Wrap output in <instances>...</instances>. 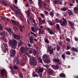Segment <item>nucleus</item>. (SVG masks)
<instances>
[{
  "label": "nucleus",
  "mask_w": 78,
  "mask_h": 78,
  "mask_svg": "<svg viewBox=\"0 0 78 78\" xmlns=\"http://www.w3.org/2000/svg\"><path fill=\"white\" fill-rule=\"evenodd\" d=\"M57 22H59L62 27L66 26L67 24V20L64 18H62V19L59 20L58 18H56L55 19Z\"/></svg>",
  "instance_id": "f257e3e1"
},
{
  "label": "nucleus",
  "mask_w": 78,
  "mask_h": 78,
  "mask_svg": "<svg viewBox=\"0 0 78 78\" xmlns=\"http://www.w3.org/2000/svg\"><path fill=\"white\" fill-rule=\"evenodd\" d=\"M9 44L11 46L12 48L13 49H16L17 45V42L16 40H9Z\"/></svg>",
  "instance_id": "f03ea898"
},
{
  "label": "nucleus",
  "mask_w": 78,
  "mask_h": 78,
  "mask_svg": "<svg viewBox=\"0 0 78 78\" xmlns=\"http://www.w3.org/2000/svg\"><path fill=\"white\" fill-rule=\"evenodd\" d=\"M30 64L32 66H36L37 64V59L34 57H32L30 59Z\"/></svg>",
  "instance_id": "7ed1b4c3"
},
{
  "label": "nucleus",
  "mask_w": 78,
  "mask_h": 78,
  "mask_svg": "<svg viewBox=\"0 0 78 78\" xmlns=\"http://www.w3.org/2000/svg\"><path fill=\"white\" fill-rule=\"evenodd\" d=\"M43 59L44 62L46 64H48L51 61L49 56L47 55H44L43 56Z\"/></svg>",
  "instance_id": "20e7f679"
},
{
  "label": "nucleus",
  "mask_w": 78,
  "mask_h": 78,
  "mask_svg": "<svg viewBox=\"0 0 78 78\" xmlns=\"http://www.w3.org/2000/svg\"><path fill=\"white\" fill-rule=\"evenodd\" d=\"M10 8L12 11H14V12H15V14L17 16V15H19V14H20V15L21 16H22V13H21L20 11L18 10H14V9H13V7L11 6L10 7Z\"/></svg>",
  "instance_id": "39448f33"
},
{
  "label": "nucleus",
  "mask_w": 78,
  "mask_h": 78,
  "mask_svg": "<svg viewBox=\"0 0 78 78\" xmlns=\"http://www.w3.org/2000/svg\"><path fill=\"white\" fill-rule=\"evenodd\" d=\"M1 76H5L6 77L7 76V71H5V69H1Z\"/></svg>",
  "instance_id": "423d86ee"
},
{
  "label": "nucleus",
  "mask_w": 78,
  "mask_h": 78,
  "mask_svg": "<svg viewBox=\"0 0 78 78\" xmlns=\"http://www.w3.org/2000/svg\"><path fill=\"white\" fill-rule=\"evenodd\" d=\"M12 36H13L14 38L15 39H16V40H18L20 41V35H17L15 33H12Z\"/></svg>",
  "instance_id": "0eeeda50"
},
{
  "label": "nucleus",
  "mask_w": 78,
  "mask_h": 78,
  "mask_svg": "<svg viewBox=\"0 0 78 78\" xmlns=\"http://www.w3.org/2000/svg\"><path fill=\"white\" fill-rule=\"evenodd\" d=\"M11 22H12V23L13 25H15V26H17V27L19 26V24L20 23L19 22L13 20H11Z\"/></svg>",
  "instance_id": "6e6552de"
},
{
  "label": "nucleus",
  "mask_w": 78,
  "mask_h": 78,
  "mask_svg": "<svg viewBox=\"0 0 78 78\" xmlns=\"http://www.w3.org/2000/svg\"><path fill=\"white\" fill-rule=\"evenodd\" d=\"M7 0H2L1 1V5L2 6H7L8 4L6 1Z\"/></svg>",
  "instance_id": "1a4fd4ad"
},
{
  "label": "nucleus",
  "mask_w": 78,
  "mask_h": 78,
  "mask_svg": "<svg viewBox=\"0 0 78 78\" xmlns=\"http://www.w3.org/2000/svg\"><path fill=\"white\" fill-rule=\"evenodd\" d=\"M10 53L11 54L10 56L11 57L14 58V56L16 55V50L12 49L10 51Z\"/></svg>",
  "instance_id": "9d476101"
},
{
  "label": "nucleus",
  "mask_w": 78,
  "mask_h": 78,
  "mask_svg": "<svg viewBox=\"0 0 78 78\" xmlns=\"http://www.w3.org/2000/svg\"><path fill=\"white\" fill-rule=\"evenodd\" d=\"M0 35L2 37V39H4L5 37V36L7 35V33L5 31H3L2 32L0 33Z\"/></svg>",
  "instance_id": "9b49d317"
},
{
  "label": "nucleus",
  "mask_w": 78,
  "mask_h": 78,
  "mask_svg": "<svg viewBox=\"0 0 78 78\" xmlns=\"http://www.w3.org/2000/svg\"><path fill=\"white\" fill-rule=\"evenodd\" d=\"M48 73L49 75H53L54 73V71L52 69L49 68L48 69Z\"/></svg>",
  "instance_id": "f8f14e48"
},
{
  "label": "nucleus",
  "mask_w": 78,
  "mask_h": 78,
  "mask_svg": "<svg viewBox=\"0 0 78 78\" xmlns=\"http://www.w3.org/2000/svg\"><path fill=\"white\" fill-rule=\"evenodd\" d=\"M47 31L50 34H53V32L52 30L50 29V28H47Z\"/></svg>",
  "instance_id": "ddd939ff"
},
{
  "label": "nucleus",
  "mask_w": 78,
  "mask_h": 78,
  "mask_svg": "<svg viewBox=\"0 0 78 78\" xmlns=\"http://www.w3.org/2000/svg\"><path fill=\"white\" fill-rule=\"evenodd\" d=\"M44 68H41V67H40L38 71V73H42L44 72Z\"/></svg>",
  "instance_id": "4468645a"
},
{
  "label": "nucleus",
  "mask_w": 78,
  "mask_h": 78,
  "mask_svg": "<svg viewBox=\"0 0 78 78\" xmlns=\"http://www.w3.org/2000/svg\"><path fill=\"white\" fill-rule=\"evenodd\" d=\"M18 27H19L20 28V30L21 31V32H22L23 31V28H24L25 27H24V25H23V26H21L20 25V24H19V25H18Z\"/></svg>",
  "instance_id": "2eb2a0df"
},
{
  "label": "nucleus",
  "mask_w": 78,
  "mask_h": 78,
  "mask_svg": "<svg viewBox=\"0 0 78 78\" xmlns=\"http://www.w3.org/2000/svg\"><path fill=\"white\" fill-rule=\"evenodd\" d=\"M70 50H71L72 51H73L74 52H78V49L74 47L70 49Z\"/></svg>",
  "instance_id": "dca6fc26"
},
{
  "label": "nucleus",
  "mask_w": 78,
  "mask_h": 78,
  "mask_svg": "<svg viewBox=\"0 0 78 78\" xmlns=\"http://www.w3.org/2000/svg\"><path fill=\"white\" fill-rule=\"evenodd\" d=\"M69 23V25H70V27H71V28H72L73 29L74 28V27H73V26H74V24H73V23H72V22L70 21H68Z\"/></svg>",
  "instance_id": "f3484780"
},
{
  "label": "nucleus",
  "mask_w": 78,
  "mask_h": 78,
  "mask_svg": "<svg viewBox=\"0 0 78 78\" xmlns=\"http://www.w3.org/2000/svg\"><path fill=\"white\" fill-rule=\"evenodd\" d=\"M59 76L60 78H66V75L64 73H61L59 75Z\"/></svg>",
  "instance_id": "a211bd4d"
},
{
  "label": "nucleus",
  "mask_w": 78,
  "mask_h": 78,
  "mask_svg": "<svg viewBox=\"0 0 78 78\" xmlns=\"http://www.w3.org/2000/svg\"><path fill=\"white\" fill-rule=\"evenodd\" d=\"M26 14H27V16H28V17H30V14H31L30 13V10L28 9L27 10L26 12Z\"/></svg>",
  "instance_id": "6ab92c4d"
},
{
  "label": "nucleus",
  "mask_w": 78,
  "mask_h": 78,
  "mask_svg": "<svg viewBox=\"0 0 78 78\" xmlns=\"http://www.w3.org/2000/svg\"><path fill=\"white\" fill-rule=\"evenodd\" d=\"M74 12L75 14H78V9L77 7H75L73 9Z\"/></svg>",
  "instance_id": "aec40b11"
},
{
  "label": "nucleus",
  "mask_w": 78,
  "mask_h": 78,
  "mask_svg": "<svg viewBox=\"0 0 78 78\" xmlns=\"http://www.w3.org/2000/svg\"><path fill=\"white\" fill-rule=\"evenodd\" d=\"M19 41V42H18V47H21V46L22 45L23 42L22 41H21L20 40Z\"/></svg>",
  "instance_id": "412c9836"
},
{
  "label": "nucleus",
  "mask_w": 78,
  "mask_h": 78,
  "mask_svg": "<svg viewBox=\"0 0 78 78\" xmlns=\"http://www.w3.org/2000/svg\"><path fill=\"white\" fill-rule=\"evenodd\" d=\"M38 20L39 22L41 24V25H42V18L41 17H38Z\"/></svg>",
  "instance_id": "4be33fe9"
},
{
  "label": "nucleus",
  "mask_w": 78,
  "mask_h": 78,
  "mask_svg": "<svg viewBox=\"0 0 78 78\" xmlns=\"http://www.w3.org/2000/svg\"><path fill=\"white\" fill-rule=\"evenodd\" d=\"M6 29L7 30L9 33H11L12 35V33H13L12 32V30L10 28H7Z\"/></svg>",
  "instance_id": "5701e85b"
},
{
  "label": "nucleus",
  "mask_w": 78,
  "mask_h": 78,
  "mask_svg": "<svg viewBox=\"0 0 78 78\" xmlns=\"http://www.w3.org/2000/svg\"><path fill=\"white\" fill-rule=\"evenodd\" d=\"M53 61L55 62H59L60 60L59 59L53 58Z\"/></svg>",
  "instance_id": "b1692460"
},
{
  "label": "nucleus",
  "mask_w": 78,
  "mask_h": 78,
  "mask_svg": "<svg viewBox=\"0 0 78 78\" xmlns=\"http://www.w3.org/2000/svg\"><path fill=\"white\" fill-rule=\"evenodd\" d=\"M2 44L4 47H5V50H8V47L7 45H6V44L4 42H3Z\"/></svg>",
  "instance_id": "393cba45"
},
{
  "label": "nucleus",
  "mask_w": 78,
  "mask_h": 78,
  "mask_svg": "<svg viewBox=\"0 0 78 78\" xmlns=\"http://www.w3.org/2000/svg\"><path fill=\"white\" fill-rule=\"evenodd\" d=\"M68 13L69 14V16H72L73 14L72 13V12L70 9H69L68 11Z\"/></svg>",
  "instance_id": "a878e982"
},
{
  "label": "nucleus",
  "mask_w": 78,
  "mask_h": 78,
  "mask_svg": "<svg viewBox=\"0 0 78 78\" xmlns=\"http://www.w3.org/2000/svg\"><path fill=\"white\" fill-rule=\"evenodd\" d=\"M32 76L33 77H38V75L37 74H36V73H35L34 71H33L32 73Z\"/></svg>",
  "instance_id": "bb28decb"
},
{
  "label": "nucleus",
  "mask_w": 78,
  "mask_h": 78,
  "mask_svg": "<svg viewBox=\"0 0 78 78\" xmlns=\"http://www.w3.org/2000/svg\"><path fill=\"white\" fill-rule=\"evenodd\" d=\"M56 28L58 31H61V30H60V27H59V25L58 24H57L56 25Z\"/></svg>",
  "instance_id": "cd10ccee"
},
{
  "label": "nucleus",
  "mask_w": 78,
  "mask_h": 78,
  "mask_svg": "<svg viewBox=\"0 0 78 78\" xmlns=\"http://www.w3.org/2000/svg\"><path fill=\"white\" fill-rule=\"evenodd\" d=\"M47 21L50 25H51V26H53V23L52 21L49 20H47Z\"/></svg>",
  "instance_id": "c85d7f7f"
},
{
  "label": "nucleus",
  "mask_w": 78,
  "mask_h": 78,
  "mask_svg": "<svg viewBox=\"0 0 78 78\" xmlns=\"http://www.w3.org/2000/svg\"><path fill=\"white\" fill-rule=\"evenodd\" d=\"M49 51V53L50 55H51L52 53H53V48H52V49H51L50 51Z\"/></svg>",
  "instance_id": "c756f323"
},
{
  "label": "nucleus",
  "mask_w": 78,
  "mask_h": 78,
  "mask_svg": "<svg viewBox=\"0 0 78 78\" xmlns=\"http://www.w3.org/2000/svg\"><path fill=\"white\" fill-rule=\"evenodd\" d=\"M25 51V48L23 47H22L21 48V52L22 53H23V51Z\"/></svg>",
  "instance_id": "7c9ffc66"
},
{
  "label": "nucleus",
  "mask_w": 78,
  "mask_h": 78,
  "mask_svg": "<svg viewBox=\"0 0 78 78\" xmlns=\"http://www.w3.org/2000/svg\"><path fill=\"white\" fill-rule=\"evenodd\" d=\"M56 50L57 51H59V50H61V48L58 45L57 46Z\"/></svg>",
  "instance_id": "2f4dec72"
},
{
  "label": "nucleus",
  "mask_w": 78,
  "mask_h": 78,
  "mask_svg": "<svg viewBox=\"0 0 78 78\" xmlns=\"http://www.w3.org/2000/svg\"><path fill=\"white\" fill-rule=\"evenodd\" d=\"M56 70H58L59 69V66L58 64H56L55 66Z\"/></svg>",
  "instance_id": "473e14b6"
},
{
  "label": "nucleus",
  "mask_w": 78,
  "mask_h": 78,
  "mask_svg": "<svg viewBox=\"0 0 78 78\" xmlns=\"http://www.w3.org/2000/svg\"><path fill=\"white\" fill-rule=\"evenodd\" d=\"M29 40H30V44H33V39H32V37H30Z\"/></svg>",
  "instance_id": "72a5a7b5"
},
{
  "label": "nucleus",
  "mask_w": 78,
  "mask_h": 78,
  "mask_svg": "<svg viewBox=\"0 0 78 78\" xmlns=\"http://www.w3.org/2000/svg\"><path fill=\"white\" fill-rule=\"evenodd\" d=\"M31 30L32 31L34 32V33H35V32H36V30H35V28H34V27H31Z\"/></svg>",
  "instance_id": "f704fd0d"
},
{
  "label": "nucleus",
  "mask_w": 78,
  "mask_h": 78,
  "mask_svg": "<svg viewBox=\"0 0 78 78\" xmlns=\"http://www.w3.org/2000/svg\"><path fill=\"white\" fill-rule=\"evenodd\" d=\"M44 42L46 43V44H49L50 43V41H49L48 40H47L45 38L44 39Z\"/></svg>",
  "instance_id": "c9c22d12"
},
{
  "label": "nucleus",
  "mask_w": 78,
  "mask_h": 78,
  "mask_svg": "<svg viewBox=\"0 0 78 78\" xmlns=\"http://www.w3.org/2000/svg\"><path fill=\"white\" fill-rule=\"evenodd\" d=\"M14 30L16 31H18V27H16L15 26H14L13 27Z\"/></svg>",
  "instance_id": "e433bc0d"
},
{
  "label": "nucleus",
  "mask_w": 78,
  "mask_h": 78,
  "mask_svg": "<svg viewBox=\"0 0 78 78\" xmlns=\"http://www.w3.org/2000/svg\"><path fill=\"white\" fill-rule=\"evenodd\" d=\"M20 16H20L18 15V17H19V18L21 20H22V22H23V19L21 17H22V16H21V15H20Z\"/></svg>",
  "instance_id": "4c0bfd02"
},
{
  "label": "nucleus",
  "mask_w": 78,
  "mask_h": 78,
  "mask_svg": "<svg viewBox=\"0 0 78 78\" xmlns=\"http://www.w3.org/2000/svg\"><path fill=\"white\" fill-rule=\"evenodd\" d=\"M30 33L31 34L33 35V36H35V37H37V36L35 34H34V33L33 32L31 31H30Z\"/></svg>",
  "instance_id": "58836bf2"
},
{
  "label": "nucleus",
  "mask_w": 78,
  "mask_h": 78,
  "mask_svg": "<svg viewBox=\"0 0 78 78\" xmlns=\"http://www.w3.org/2000/svg\"><path fill=\"white\" fill-rule=\"evenodd\" d=\"M0 30L2 31L3 30V26H2L1 24H0Z\"/></svg>",
  "instance_id": "ea45409f"
},
{
  "label": "nucleus",
  "mask_w": 78,
  "mask_h": 78,
  "mask_svg": "<svg viewBox=\"0 0 78 78\" xmlns=\"http://www.w3.org/2000/svg\"><path fill=\"white\" fill-rule=\"evenodd\" d=\"M58 4L60 5H62V1H61L59 0H58Z\"/></svg>",
  "instance_id": "a19ab883"
},
{
  "label": "nucleus",
  "mask_w": 78,
  "mask_h": 78,
  "mask_svg": "<svg viewBox=\"0 0 78 78\" xmlns=\"http://www.w3.org/2000/svg\"><path fill=\"white\" fill-rule=\"evenodd\" d=\"M51 46L49 45L48 46V51H50L51 50Z\"/></svg>",
  "instance_id": "79ce46f5"
},
{
  "label": "nucleus",
  "mask_w": 78,
  "mask_h": 78,
  "mask_svg": "<svg viewBox=\"0 0 78 78\" xmlns=\"http://www.w3.org/2000/svg\"><path fill=\"white\" fill-rule=\"evenodd\" d=\"M40 78H42V74L41 73H38Z\"/></svg>",
  "instance_id": "37998d69"
},
{
  "label": "nucleus",
  "mask_w": 78,
  "mask_h": 78,
  "mask_svg": "<svg viewBox=\"0 0 78 78\" xmlns=\"http://www.w3.org/2000/svg\"><path fill=\"white\" fill-rule=\"evenodd\" d=\"M38 59L39 60L41 63H43V62H42V59L41 58H39Z\"/></svg>",
  "instance_id": "c03bdc74"
},
{
  "label": "nucleus",
  "mask_w": 78,
  "mask_h": 78,
  "mask_svg": "<svg viewBox=\"0 0 78 78\" xmlns=\"http://www.w3.org/2000/svg\"><path fill=\"white\" fill-rule=\"evenodd\" d=\"M66 54H67L68 55H70L71 53H70V52L69 51H68L66 52Z\"/></svg>",
  "instance_id": "a18cd8bd"
},
{
  "label": "nucleus",
  "mask_w": 78,
  "mask_h": 78,
  "mask_svg": "<svg viewBox=\"0 0 78 78\" xmlns=\"http://www.w3.org/2000/svg\"><path fill=\"white\" fill-rule=\"evenodd\" d=\"M19 76L20 78H23V74L20 73L19 74Z\"/></svg>",
  "instance_id": "49530a36"
},
{
  "label": "nucleus",
  "mask_w": 78,
  "mask_h": 78,
  "mask_svg": "<svg viewBox=\"0 0 78 78\" xmlns=\"http://www.w3.org/2000/svg\"><path fill=\"white\" fill-rule=\"evenodd\" d=\"M13 67L15 70H18L19 69L16 66H13Z\"/></svg>",
  "instance_id": "de8ad7c7"
},
{
  "label": "nucleus",
  "mask_w": 78,
  "mask_h": 78,
  "mask_svg": "<svg viewBox=\"0 0 78 78\" xmlns=\"http://www.w3.org/2000/svg\"><path fill=\"white\" fill-rule=\"evenodd\" d=\"M44 30L40 31V32H39V34H42L44 33Z\"/></svg>",
  "instance_id": "09e8293b"
},
{
  "label": "nucleus",
  "mask_w": 78,
  "mask_h": 78,
  "mask_svg": "<svg viewBox=\"0 0 78 78\" xmlns=\"http://www.w3.org/2000/svg\"><path fill=\"white\" fill-rule=\"evenodd\" d=\"M62 58L63 59H65L66 57H65V55L64 54H62Z\"/></svg>",
  "instance_id": "8fccbe9b"
},
{
  "label": "nucleus",
  "mask_w": 78,
  "mask_h": 78,
  "mask_svg": "<svg viewBox=\"0 0 78 78\" xmlns=\"http://www.w3.org/2000/svg\"><path fill=\"white\" fill-rule=\"evenodd\" d=\"M58 44L60 46H61L62 45V42L59 41L58 42Z\"/></svg>",
  "instance_id": "3c124183"
},
{
  "label": "nucleus",
  "mask_w": 78,
  "mask_h": 78,
  "mask_svg": "<svg viewBox=\"0 0 78 78\" xmlns=\"http://www.w3.org/2000/svg\"><path fill=\"white\" fill-rule=\"evenodd\" d=\"M55 65H51V67H52V69H55Z\"/></svg>",
  "instance_id": "603ef678"
},
{
  "label": "nucleus",
  "mask_w": 78,
  "mask_h": 78,
  "mask_svg": "<svg viewBox=\"0 0 78 78\" xmlns=\"http://www.w3.org/2000/svg\"><path fill=\"white\" fill-rule=\"evenodd\" d=\"M67 47V48H66V49L67 50H69L70 49V46H69V45H67L66 46Z\"/></svg>",
  "instance_id": "864d4df0"
},
{
  "label": "nucleus",
  "mask_w": 78,
  "mask_h": 78,
  "mask_svg": "<svg viewBox=\"0 0 78 78\" xmlns=\"http://www.w3.org/2000/svg\"><path fill=\"white\" fill-rule=\"evenodd\" d=\"M33 52V53L36 54V49H34H34H33V50H32Z\"/></svg>",
  "instance_id": "5fc2aeb1"
},
{
  "label": "nucleus",
  "mask_w": 78,
  "mask_h": 78,
  "mask_svg": "<svg viewBox=\"0 0 78 78\" xmlns=\"http://www.w3.org/2000/svg\"><path fill=\"white\" fill-rule=\"evenodd\" d=\"M13 6L15 9H18V8L15 5L13 4Z\"/></svg>",
  "instance_id": "6e6d98bb"
},
{
  "label": "nucleus",
  "mask_w": 78,
  "mask_h": 78,
  "mask_svg": "<svg viewBox=\"0 0 78 78\" xmlns=\"http://www.w3.org/2000/svg\"><path fill=\"white\" fill-rule=\"evenodd\" d=\"M12 73H13V74H15V73H16V72H15V71H14V70L13 69H12Z\"/></svg>",
  "instance_id": "4d7b16f0"
},
{
  "label": "nucleus",
  "mask_w": 78,
  "mask_h": 78,
  "mask_svg": "<svg viewBox=\"0 0 78 78\" xmlns=\"http://www.w3.org/2000/svg\"><path fill=\"white\" fill-rule=\"evenodd\" d=\"M40 16L42 17H45L44 15L42 13H40Z\"/></svg>",
  "instance_id": "13d9d810"
},
{
  "label": "nucleus",
  "mask_w": 78,
  "mask_h": 78,
  "mask_svg": "<svg viewBox=\"0 0 78 78\" xmlns=\"http://www.w3.org/2000/svg\"><path fill=\"white\" fill-rule=\"evenodd\" d=\"M67 9V8H63L62 9V10L63 11H66V10Z\"/></svg>",
  "instance_id": "bf43d9fd"
},
{
  "label": "nucleus",
  "mask_w": 78,
  "mask_h": 78,
  "mask_svg": "<svg viewBox=\"0 0 78 78\" xmlns=\"http://www.w3.org/2000/svg\"><path fill=\"white\" fill-rule=\"evenodd\" d=\"M66 41H68V42H69V41H70V39L67 38H66Z\"/></svg>",
  "instance_id": "052dcab7"
},
{
  "label": "nucleus",
  "mask_w": 78,
  "mask_h": 78,
  "mask_svg": "<svg viewBox=\"0 0 78 78\" xmlns=\"http://www.w3.org/2000/svg\"><path fill=\"white\" fill-rule=\"evenodd\" d=\"M44 12L46 15H48V12H47V11H45Z\"/></svg>",
  "instance_id": "680f3d73"
},
{
  "label": "nucleus",
  "mask_w": 78,
  "mask_h": 78,
  "mask_svg": "<svg viewBox=\"0 0 78 78\" xmlns=\"http://www.w3.org/2000/svg\"><path fill=\"white\" fill-rule=\"evenodd\" d=\"M33 23H34V24H35V25H36V21H35V19H34L33 20Z\"/></svg>",
  "instance_id": "e2e57ef3"
},
{
  "label": "nucleus",
  "mask_w": 78,
  "mask_h": 78,
  "mask_svg": "<svg viewBox=\"0 0 78 78\" xmlns=\"http://www.w3.org/2000/svg\"><path fill=\"white\" fill-rule=\"evenodd\" d=\"M29 52L30 54H31V53H33V51H31V50H29Z\"/></svg>",
  "instance_id": "0e129e2a"
},
{
  "label": "nucleus",
  "mask_w": 78,
  "mask_h": 78,
  "mask_svg": "<svg viewBox=\"0 0 78 78\" xmlns=\"http://www.w3.org/2000/svg\"><path fill=\"white\" fill-rule=\"evenodd\" d=\"M53 14H54V13H53V12H50V16H53Z\"/></svg>",
  "instance_id": "69168bd1"
},
{
  "label": "nucleus",
  "mask_w": 78,
  "mask_h": 78,
  "mask_svg": "<svg viewBox=\"0 0 78 78\" xmlns=\"http://www.w3.org/2000/svg\"><path fill=\"white\" fill-rule=\"evenodd\" d=\"M16 63L17 64H19V61L18 60H16Z\"/></svg>",
  "instance_id": "338daca9"
},
{
  "label": "nucleus",
  "mask_w": 78,
  "mask_h": 78,
  "mask_svg": "<svg viewBox=\"0 0 78 78\" xmlns=\"http://www.w3.org/2000/svg\"><path fill=\"white\" fill-rule=\"evenodd\" d=\"M74 39L76 41H78V38L76 37H75Z\"/></svg>",
  "instance_id": "774afa93"
}]
</instances>
